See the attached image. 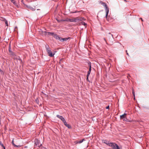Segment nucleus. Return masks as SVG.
<instances>
[{
	"label": "nucleus",
	"mask_w": 149,
	"mask_h": 149,
	"mask_svg": "<svg viewBox=\"0 0 149 149\" xmlns=\"http://www.w3.org/2000/svg\"><path fill=\"white\" fill-rule=\"evenodd\" d=\"M54 38H55L57 39H58L60 41H61L62 42H64L65 41L67 40L68 39H70V38H63L59 37L56 34H55V35H54Z\"/></svg>",
	"instance_id": "obj_3"
},
{
	"label": "nucleus",
	"mask_w": 149,
	"mask_h": 149,
	"mask_svg": "<svg viewBox=\"0 0 149 149\" xmlns=\"http://www.w3.org/2000/svg\"><path fill=\"white\" fill-rule=\"evenodd\" d=\"M11 1V2H12L13 4H15V3H16V2H15V1H14V0H12Z\"/></svg>",
	"instance_id": "obj_21"
},
{
	"label": "nucleus",
	"mask_w": 149,
	"mask_h": 149,
	"mask_svg": "<svg viewBox=\"0 0 149 149\" xmlns=\"http://www.w3.org/2000/svg\"><path fill=\"white\" fill-rule=\"evenodd\" d=\"M65 21L68 22H76L75 18L73 17L72 18H67L65 20Z\"/></svg>",
	"instance_id": "obj_8"
},
{
	"label": "nucleus",
	"mask_w": 149,
	"mask_h": 149,
	"mask_svg": "<svg viewBox=\"0 0 149 149\" xmlns=\"http://www.w3.org/2000/svg\"><path fill=\"white\" fill-rule=\"evenodd\" d=\"M9 52L10 54H12L13 52L11 51V49L10 47H9Z\"/></svg>",
	"instance_id": "obj_17"
},
{
	"label": "nucleus",
	"mask_w": 149,
	"mask_h": 149,
	"mask_svg": "<svg viewBox=\"0 0 149 149\" xmlns=\"http://www.w3.org/2000/svg\"><path fill=\"white\" fill-rule=\"evenodd\" d=\"M109 106H107L106 107V109H109Z\"/></svg>",
	"instance_id": "obj_27"
},
{
	"label": "nucleus",
	"mask_w": 149,
	"mask_h": 149,
	"mask_svg": "<svg viewBox=\"0 0 149 149\" xmlns=\"http://www.w3.org/2000/svg\"><path fill=\"white\" fill-rule=\"evenodd\" d=\"M84 25L86 27V26L87 25V24L84 22H82L80 23V25Z\"/></svg>",
	"instance_id": "obj_15"
},
{
	"label": "nucleus",
	"mask_w": 149,
	"mask_h": 149,
	"mask_svg": "<svg viewBox=\"0 0 149 149\" xmlns=\"http://www.w3.org/2000/svg\"><path fill=\"white\" fill-rule=\"evenodd\" d=\"M91 71H89L88 70V74H87V76H89L90 74V73H91Z\"/></svg>",
	"instance_id": "obj_19"
},
{
	"label": "nucleus",
	"mask_w": 149,
	"mask_h": 149,
	"mask_svg": "<svg viewBox=\"0 0 149 149\" xmlns=\"http://www.w3.org/2000/svg\"><path fill=\"white\" fill-rule=\"evenodd\" d=\"M3 147L4 149H5V147L4 146V147Z\"/></svg>",
	"instance_id": "obj_29"
},
{
	"label": "nucleus",
	"mask_w": 149,
	"mask_h": 149,
	"mask_svg": "<svg viewBox=\"0 0 149 149\" xmlns=\"http://www.w3.org/2000/svg\"><path fill=\"white\" fill-rule=\"evenodd\" d=\"M35 144L36 145L38 146L39 147H40L42 146V144H40V142L37 139L35 140Z\"/></svg>",
	"instance_id": "obj_10"
},
{
	"label": "nucleus",
	"mask_w": 149,
	"mask_h": 149,
	"mask_svg": "<svg viewBox=\"0 0 149 149\" xmlns=\"http://www.w3.org/2000/svg\"><path fill=\"white\" fill-rule=\"evenodd\" d=\"M40 33L42 34L43 36H52L54 37V36L55 35V33L52 32H47L46 31H40Z\"/></svg>",
	"instance_id": "obj_2"
},
{
	"label": "nucleus",
	"mask_w": 149,
	"mask_h": 149,
	"mask_svg": "<svg viewBox=\"0 0 149 149\" xmlns=\"http://www.w3.org/2000/svg\"><path fill=\"white\" fill-rule=\"evenodd\" d=\"M103 143L109 145V146L110 145V144H111V142H109L108 141L106 140H103L102 141Z\"/></svg>",
	"instance_id": "obj_12"
},
{
	"label": "nucleus",
	"mask_w": 149,
	"mask_h": 149,
	"mask_svg": "<svg viewBox=\"0 0 149 149\" xmlns=\"http://www.w3.org/2000/svg\"><path fill=\"white\" fill-rule=\"evenodd\" d=\"M109 146L111 147L112 149H120L118 146L114 143H111Z\"/></svg>",
	"instance_id": "obj_5"
},
{
	"label": "nucleus",
	"mask_w": 149,
	"mask_h": 149,
	"mask_svg": "<svg viewBox=\"0 0 149 149\" xmlns=\"http://www.w3.org/2000/svg\"><path fill=\"white\" fill-rule=\"evenodd\" d=\"M132 93H133V95L134 96V97H135V93H134V92L133 91H132Z\"/></svg>",
	"instance_id": "obj_25"
},
{
	"label": "nucleus",
	"mask_w": 149,
	"mask_h": 149,
	"mask_svg": "<svg viewBox=\"0 0 149 149\" xmlns=\"http://www.w3.org/2000/svg\"><path fill=\"white\" fill-rule=\"evenodd\" d=\"M126 52H127V54L128 55V53L127 52V50H126Z\"/></svg>",
	"instance_id": "obj_28"
},
{
	"label": "nucleus",
	"mask_w": 149,
	"mask_h": 149,
	"mask_svg": "<svg viewBox=\"0 0 149 149\" xmlns=\"http://www.w3.org/2000/svg\"><path fill=\"white\" fill-rule=\"evenodd\" d=\"M56 116L58 118L60 119H61L63 121V122H64V121L65 120L64 118L62 116H61L58 115H56Z\"/></svg>",
	"instance_id": "obj_11"
},
{
	"label": "nucleus",
	"mask_w": 149,
	"mask_h": 149,
	"mask_svg": "<svg viewBox=\"0 0 149 149\" xmlns=\"http://www.w3.org/2000/svg\"><path fill=\"white\" fill-rule=\"evenodd\" d=\"M11 1L12 0H10Z\"/></svg>",
	"instance_id": "obj_31"
},
{
	"label": "nucleus",
	"mask_w": 149,
	"mask_h": 149,
	"mask_svg": "<svg viewBox=\"0 0 149 149\" xmlns=\"http://www.w3.org/2000/svg\"><path fill=\"white\" fill-rule=\"evenodd\" d=\"M75 19L76 22L79 21H81L83 20H84V17H78L75 18Z\"/></svg>",
	"instance_id": "obj_9"
},
{
	"label": "nucleus",
	"mask_w": 149,
	"mask_h": 149,
	"mask_svg": "<svg viewBox=\"0 0 149 149\" xmlns=\"http://www.w3.org/2000/svg\"><path fill=\"white\" fill-rule=\"evenodd\" d=\"M13 140L12 141V143L15 146H16L14 143H13Z\"/></svg>",
	"instance_id": "obj_22"
},
{
	"label": "nucleus",
	"mask_w": 149,
	"mask_h": 149,
	"mask_svg": "<svg viewBox=\"0 0 149 149\" xmlns=\"http://www.w3.org/2000/svg\"><path fill=\"white\" fill-rule=\"evenodd\" d=\"M63 122V123L64 125L68 128H71L70 126L69 125L67 124L65 120L64 121V122Z\"/></svg>",
	"instance_id": "obj_13"
},
{
	"label": "nucleus",
	"mask_w": 149,
	"mask_h": 149,
	"mask_svg": "<svg viewBox=\"0 0 149 149\" xmlns=\"http://www.w3.org/2000/svg\"><path fill=\"white\" fill-rule=\"evenodd\" d=\"M26 7L29 9L31 10L32 11H34L35 10V9L34 8L31 7V6H28L26 5Z\"/></svg>",
	"instance_id": "obj_14"
},
{
	"label": "nucleus",
	"mask_w": 149,
	"mask_h": 149,
	"mask_svg": "<svg viewBox=\"0 0 149 149\" xmlns=\"http://www.w3.org/2000/svg\"><path fill=\"white\" fill-rule=\"evenodd\" d=\"M84 139L81 140H80L79 141H78L77 142V143H82L83 142V141L84 140Z\"/></svg>",
	"instance_id": "obj_16"
},
{
	"label": "nucleus",
	"mask_w": 149,
	"mask_h": 149,
	"mask_svg": "<svg viewBox=\"0 0 149 149\" xmlns=\"http://www.w3.org/2000/svg\"><path fill=\"white\" fill-rule=\"evenodd\" d=\"M0 145L2 146V147H4V146L3 144L1 143V141H0Z\"/></svg>",
	"instance_id": "obj_23"
},
{
	"label": "nucleus",
	"mask_w": 149,
	"mask_h": 149,
	"mask_svg": "<svg viewBox=\"0 0 149 149\" xmlns=\"http://www.w3.org/2000/svg\"><path fill=\"white\" fill-rule=\"evenodd\" d=\"M11 1V2H12L13 4H15V3H16V2H15V1H14V0H12Z\"/></svg>",
	"instance_id": "obj_20"
},
{
	"label": "nucleus",
	"mask_w": 149,
	"mask_h": 149,
	"mask_svg": "<svg viewBox=\"0 0 149 149\" xmlns=\"http://www.w3.org/2000/svg\"><path fill=\"white\" fill-rule=\"evenodd\" d=\"M106 36L109 40L108 42H107L105 38H104V40L105 41L107 44L110 45H112L113 44V35L109 33L107 34Z\"/></svg>",
	"instance_id": "obj_1"
},
{
	"label": "nucleus",
	"mask_w": 149,
	"mask_h": 149,
	"mask_svg": "<svg viewBox=\"0 0 149 149\" xmlns=\"http://www.w3.org/2000/svg\"><path fill=\"white\" fill-rule=\"evenodd\" d=\"M102 5L105 7V11L106 12V18L107 19V16L109 12V9L107 7V6L105 3H102Z\"/></svg>",
	"instance_id": "obj_6"
},
{
	"label": "nucleus",
	"mask_w": 149,
	"mask_h": 149,
	"mask_svg": "<svg viewBox=\"0 0 149 149\" xmlns=\"http://www.w3.org/2000/svg\"><path fill=\"white\" fill-rule=\"evenodd\" d=\"M4 20H5V24H6V26H8V24L7 21L6 20V19H5Z\"/></svg>",
	"instance_id": "obj_18"
},
{
	"label": "nucleus",
	"mask_w": 149,
	"mask_h": 149,
	"mask_svg": "<svg viewBox=\"0 0 149 149\" xmlns=\"http://www.w3.org/2000/svg\"><path fill=\"white\" fill-rule=\"evenodd\" d=\"M141 20L142 21H143L142 19V18H141Z\"/></svg>",
	"instance_id": "obj_30"
},
{
	"label": "nucleus",
	"mask_w": 149,
	"mask_h": 149,
	"mask_svg": "<svg viewBox=\"0 0 149 149\" xmlns=\"http://www.w3.org/2000/svg\"><path fill=\"white\" fill-rule=\"evenodd\" d=\"M45 48L46 51L48 54V55L50 57H52L54 56V54H53L50 50L49 47L48 45H46L45 46Z\"/></svg>",
	"instance_id": "obj_4"
},
{
	"label": "nucleus",
	"mask_w": 149,
	"mask_h": 149,
	"mask_svg": "<svg viewBox=\"0 0 149 149\" xmlns=\"http://www.w3.org/2000/svg\"><path fill=\"white\" fill-rule=\"evenodd\" d=\"M89 71H91V65L90 66Z\"/></svg>",
	"instance_id": "obj_24"
},
{
	"label": "nucleus",
	"mask_w": 149,
	"mask_h": 149,
	"mask_svg": "<svg viewBox=\"0 0 149 149\" xmlns=\"http://www.w3.org/2000/svg\"><path fill=\"white\" fill-rule=\"evenodd\" d=\"M126 116L127 114L125 113L120 116V118L121 119H123L124 121H126L127 120Z\"/></svg>",
	"instance_id": "obj_7"
},
{
	"label": "nucleus",
	"mask_w": 149,
	"mask_h": 149,
	"mask_svg": "<svg viewBox=\"0 0 149 149\" xmlns=\"http://www.w3.org/2000/svg\"><path fill=\"white\" fill-rule=\"evenodd\" d=\"M88 77H89V76H87L86 79H87V80L88 81H89V80H88Z\"/></svg>",
	"instance_id": "obj_26"
}]
</instances>
